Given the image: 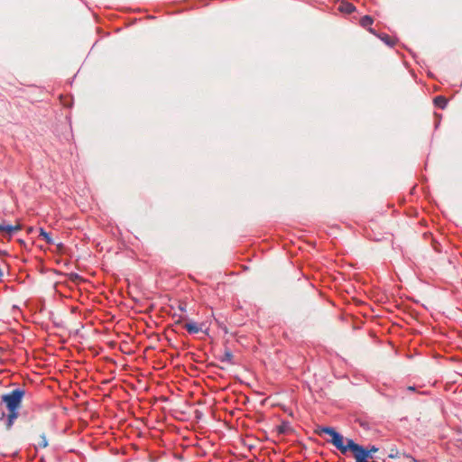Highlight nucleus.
Here are the masks:
<instances>
[{"label":"nucleus","instance_id":"f257e3e1","mask_svg":"<svg viewBox=\"0 0 462 462\" xmlns=\"http://www.w3.org/2000/svg\"><path fill=\"white\" fill-rule=\"evenodd\" d=\"M24 395L25 391L21 388H17L6 394H4L2 396V401L5 403L7 411H19Z\"/></svg>","mask_w":462,"mask_h":462},{"label":"nucleus","instance_id":"f03ea898","mask_svg":"<svg viewBox=\"0 0 462 462\" xmlns=\"http://www.w3.org/2000/svg\"><path fill=\"white\" fill-rule=\"evenodd\" d=\"M315 433L321 436L322 434H328L331 437V443L339 449L343 454L346 453V448L344 445V438L338 432L335 430L334 428L331 427H319L315 430Z\"/></svg>","mask_w":462,"mask_h":462},{"label":"nucleus","instance_id":"7ed1b4c3","mask_svg":"<svg viewBox=\"0 0 462 462\" xmlns=\"http://www.w3.org/2000/svg\"><path fill=\"white\" fill-rule=\"evenodd\" d=\"M315 433L321 436L322 434H328L331 437V443L339 449L343 454L346 453V448L344 445V438L338 432L335 430L334 428L331 427H319L315 430Z\"/></svg>","mask_w":462,"mask_h":462},{"label":"nucleus","instance_id":"20e7f679","mask_svg":"<svg viewBox=\"0 0 462 462\" xmlns=\"http://www.w3.org/2000/svg\"><path fill=\"white\" fill-rule=\"evenodd\" d=\"M22 225L17 224L14 226L5 224V222L0 223V231L4 233V236H6L9 240L11 239L13 234L22 230Z\"/></svg>","mask_w":462,"mask_h":462},{"label":"nucleus","instance_id":"39448f33","mask_svg":"<svg viewBox=\"0 0 462 462\" xmlns=\"http://www.w3.org/2000/svg\"><path fill=\"white\" fill-rule=\"evenodd\" d=\"M18 417H19V411H8L7 420H6V424H5V428L7 430H10L12 429L14 421L16 420V419Z\"/></svg>","mask_w":462,"mask_h":462},{"label":"nucleus","instance_id":"423d86ee","mask_svg":"<svg viewBox=\"0 0 462 462\" xmlns=\"http://www.w3.org/2000/svg\"><path fill=\"white\" fill-rule=\"evenodd\" d=\"M184 328L187 329V331L190 334H197L199 331H201V327H199L195 322H188L184 324Z\"/></svg>","mask_w":462,"mask_h":462},{"label":"nucleus","instance_id":"0eeeda50","mask_svg":"<svg viewBox=\"0 0 462 462\" xmlns=\"http://www.w3.org/2000/svg\"><path fill=\"white\" fill-rule=\"evenodd\" d=\"M355 9H356L355 6L352 4L347 3V2H342L338 7L339 11H341L343 13H346V14H351L352 12L355 11Z\"/></svg>","mask_w":462,"mask_h":462},{"label":"nucleus","instance_id":"6e6552de","mask_svg":"<svg viewBox=\"0 0 462 462\" xmlns=\"http://www.w3.org/2000/svg\"><path fill=\"white\" fill-rule=\"evenodd\" d=\"M39 233L40 236L42 237L46 241V243H48L49 245L55 244L54 240L51 236V234L46 232L43 228H40Z\"/></svg>","mask_w":462,"mask_h":462},{"label":"nucleus","instance_id":"1a4fd4ad","mask_svg":"<svg viewBox=\"0 0 462 462\" xmlns=\"http://www.w3.org/2000/svg\"><path fill=\"white\" fill-rule=\"evenodd\" d=\"M276 430L279 434H287L291 429L288 422H282L281 425L277 426Z\"/></svg>","mask_w":462,"mask_h":462},{"label":"nucleus","instance_id":"9d476101","mask_svg":"<svg viewBox=\"0 0 462 462\" xmlns=\"http://www.w3.org/2000/svg\"><path fill=\"white\" fill-rule=\"evenodd\" d=\"M433 101H434V104L436 106L442 108V109L445 108V106L447 105V99L443 96L436 97Z\"/></svg>","mask_w":462,"mask_h":462},{"label":"nucleus","instance_id":"9b49d317","mask_svg":"<svg viewBox=\"0 0 462 462\" xmlns=\"http://www.w3.org/2000/svg\"><path fill=\"white\" fill-rule=\"evenodd\" d=\"M36 447L44 448L48 447V440L44 433L41 434L38 438Z\"/></svg>","mask_w":462,"mask_h":462},{"label":"nucleus","instance_id":"f8f14e48","mask_svg":"<svg viewBox=\"0 0 462 462\" xmlns=\"http://www.w3.org/2000/svg\"><path fill=\"white\" fill-rule=\"evenodd\" d=\"M221 362H226L227 364L233 363V354L230 350H226L221 357Z\"/></svg>","mask_w":462,"mask_h":462},{"label":"nucleus","instance_id":"ddd939ff","mask_svg":"<svg viewBox=\"0 0 462 462\" xmlns=\"http://www.w3.org/2000/svg\"><path fill=\"white\" fill-rule=\"evenodd\" d=\"M372 23H373V19L369 15H365L360 20V24L364 28H367V27L371 26Z\"/></svg>","mask_w":462,"mask_h":462},{"label":"nucleus","instance_id":"4468645a","mask_svg":"<svg viewBox=\"0 0 462 462\" xmlns=\"http://www.w3.org/2000/svg\"><path fill=\"white\" fill-rule=\"evenodd\" d=\"M381 40L389 46L394 45V41L391 39V37L388 34L383 33L382 36H379Z\"/></svg>","mask_w":462,"mask_h":462},{"label":"nucleus","instance_id":"2eb2a0df","mask_svg":"<svg viewBox=\"0 0 462 462\" xmlns=\"http://www.w3.org/2000/svg\"><path fill=\"white\" fill-rule=\"evenodd\" d=\"M400 456H401L400 451L395 448H391L390 453L388 455V457L390 458H397V457H400Z\"/></svg>","mask_w":462,"mask_h":462},{"label":"nucleus","instance_id":"dca6fc26","mask_svg":"<svg viewBox=\"0 0 462 462\" xmlns=\"http://www.w3.org/2000/svg\"><path fill=\"white\" fill-rule=\"evenodd\" d=\"M367 451H369V457H371L373 453L378 451V448L372 446L371 448L367 449Z\"/></svg>","mask_w":462,"mask_h":462},{"label":"nucleus","instance_id":"f3484780","mask_svg":"<svg viewBox=\"0 0 462 462\" xmlns=\"http://www.w3.org/2000/svg\"><path fill=\"white\" fill-rule=\"evenodd\" d=\"M70 276H71V280H73V281L79 278V274H77V273H71Z\"/></svg>","mask_w":462,"mask_h":462},{"label":"nucleus","instance_id":"a211bd4d","mask_svg":"<svg viewBox=\"0 0 462 462\" xmlns=\"http://www.w3.org/2000/svg\"><path fill=\"white\" fill-rule=\"evenodd\" d=\"M57 247L60 251L63 248V245L61 243L57 244Z\"/></svg>","mask_w":462,"mask_h":462},{"label":"nucleus","instance_id":"6ab92c4d","mask_svg":"<svg viewBox=\"0 0 462 462\" xmlns=\"http://www.w3.org/2000/svg\"><path fill=\"white\" fill-rule=\"evenodd\" d=\"M4 417H5V412H4V411H2V412H1V415H0V420H2Z\"/></svg>","mask_w":462,"mask_h":462},{"label":"nucleus","instance_id":"aec40b11","mask_svg":"<svg viewBox=\"0 0 462 462\" xmlns=\"http://www.w3.org/2000/svg\"><path fill=\"white\" fill-rule=\"evenodd\" d=\"M369 32L374 33V35H376V33L374 32V31L372 28H369Z\"/></svg>","mask_w":462,"mask_h":462},{"label":"nucleus","instance_id":"412c9836","mask_svg":"<svg viewBox=\"0 0 462 462\" xmlns=\"http://www.w3.org/2000/svg\"><path fill=\"white\" fill-rule=\"evenodd\" d=\"M408 390H410V391H414V387H412V386H409V387H408Z\"/></svg>","mask_w":462,"mask_h":462},{"label":"nucleus","instance_id":"4be33fe9","mask_svg":"<svg viewBox=\"0 0 462 462\" xmlns=\"http://www.w3.org/2000/svg\"><path fill=\"white\" fill-rule=\"evenodd\" d=\"M180 310H185V308H184V307H182V306H180Z\"/></svg>","mask_w":462,"mask_h":462},{"label":"nucleus","instance_id":"5701e85b","mask_svg":"<svg viewBox=\"0 0 462 462\" xmlns=\"http://www.w3.org/2000/svg\"><path fill=\"white\" fill-rule=\"evenodd\" d=\"M177 324H180L181 323V319H179L176 321Z\"/></svg>","mask_w":462,"mask_h":462},{"label":"nucleus","instance_id":"b1692460","mask_svg":"<svg viewBox=\"0 0 462 462\" xmlns=\"http://www.w3.org/2000/svg\"><path fill=\"white\" fill-rule=\"evenodd\" d=\"M32 227H30V228L28 229V232H32Z\"/></svg>","mask_w":462,"mask_h":462}]
</instances>
